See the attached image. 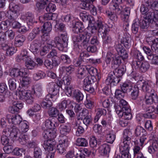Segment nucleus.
I'll return each mask as SVG.
<instances>
[{
  "mask_svg": "<svg viewBox=\"0 0 158 158\" xmlns=\"http://www.w3.org/2000/svg\"><path fill=\"white\" fill-rule=\"evenodd\" d=\"M96 25L98 28V32L102 36L103 34H107L109 29L104 26L102 22H100L97 23L95 21L94 17L89 16V31L92 34H94L97 32Z\"/></svg>",
  "mask_w": 158,
  "mask_h": 158,
  "instance_id": "f257e3e1",
  "label": "nucleus"
},
{
  "mask_svg": "<svg viewBox=\"0 0 158 158\" xmlns=\"http://www.w3.org/2000/svg\"><path fill=\"white\" fill-rule=\"evenodd\" d=\"M123 135V141L119 144V150L121 153L129 152V146L131 143V132L128 129H125L124 131Z\"/></svg>",
  "mask_w": 158,
  "mask_h": 158,
  "instance_id": "f03ea898",
  "label": "nucleus"
},
{
  "mask_svg": "<svg viewBox=\"0 0 158 158\" xmlns=\"http://www.w3.org/2000/svg\"><path fill=\"white\" fill-rule=\"evenodd\" d=\"M123 59L122 56H114L113 53L108 52L105 58V61L107 64H110L111 59V67L113 69L117 68L121 63V59Z\"/></svg>",
  "mask_w": 158,
  "mask_h": 158,
  "instance_id": "7ed1b4c3",
  "label": "nucleus"
},
{
  "mask_svg": "<svg viewBox=\"0 0 158 158\" xmlns=\"http://www.w3.org/2000/svg\"><path fill=\"white\" fill-rule=\"evenodd\" d=\"M26 88H21L19 91L20 100H24L28 104H32L34 102L33 95L30 91L26 89Z\"/></svg>",
  "mask_w": 158,
  "mask_h": 158,
  "instance_id": "20e7f679",
  "label": "nucleus"
},
{
  "mask_svg": "<svg viewBox=\"0 0 158 158\" xmlns=\"http://www.w3.org/2000/svg\"><path fill=\"white\" fill-rule=\"evenodd\" d=\"M145 102L148 105H151L153 103L158 102V97L154 90H152L150 93L147 94L145 97Z\"/></svg>",
  "mask_w": 158,
  "mask_h": 158,
  "instance_id": "39448f33",
  "label": "nucleus"
},
{
  "mask_svg": "<svg viewBox=\"0 0 158 158\" xmlns=\"http://www.w3.org/2000/svg\"><path fill=\"white\" fill-rule=\"evenodd\" d=\"M152 82L149 81H140L137 82V86L140 88L144 92H147V94L150 93L152 90H154L152 88Z\"/></svg>",
  "mask_w": 158,
  "mask_h": 158,
  "instance_id": "423d86ee",
  "label": "nucleus"
},
{
  "mask_svg": "<svg viewBox=\"0 0 158 158\" xmlns=\"http://www.w3.org/2000/svg\"><path fill=\"white\" fill-rule=\"evenodd\" d=\"M64 137L65 139H63L59 141L60 143L56 147V151L60 154L65 153L66 149L68 145V139L65 136Z\"/></svg>",
  "mask_w": 158,
  "mask_h": 158,
  "instance_id": "0eeeda50",
  "label": "nucleus"
},
{
  "mask_svg": "<svg viewBox=\"0 0 158 158\" xmlns=\"http://www.w3.org/2000/svg\"><path fill=\"white\" fill-rule=\"evenodd\" d=\"M146 113L143 114L144 117L146 118H154L155 117V114H158V106L155 107L150 106L146 108Z\"/></svg>",
  "mask_w": 158,
  "mask_h": 158,
  "instance_id": "6e6552de",
  "label": "nucleus"
},
{
  "mask_svg": "<svg viewBox=\"0 0 158 158\" xmlns=\"http://www.w3.org/2000/svg\"><path fill=\"white\" fill-rule=\"evenodd\" d=\"M145 18L150 19L151 20L153 21L152 24L155 25L156 27H158V10H155L151 11H149L145 15Z\"/></svg>",
  "mask_w": 158,
  "mask_h": 158,
  "instance_id": "1a4fd4ad",
  "label": "nucleus"
},
{
  "mask_svg": "<svg viewBox=\"0 0 158 158\" xmlns=\"http://www.w3.org/2000/svg\"><path fill=\"white\" fill-rule=\"evenodd\" d=\"M6 118L9 123H12L15 125H19L22 122V119L19 114L11 115L10 114H8L6 115Z\"/></svg>",
  "mask_w": 158,
  "mask_h": 158,
  "instance_id": "9d476101",
  "label": "nucleus"
},
{
  "mask_svg": "<svg viewBox=\"0 0 158 158\" xmlns=\"http://www.w3.org/2000/svg\"><path fill=\"white\" fill-rule=\"evenodd\" d=\"M42 45V41L39 39L34 40L31 43L30 49L34 54H37Z\"/></svg>",
  "mask_w": 158,
  "mask_h": 158,
  "instance_id": "9b49d317",
  "label": "nucleus"
},
{
  "mask_svg": "<svg viewBox=\"0 0 158 158\" xmlns=\"http://www.w3.org/2000/svg\"><path fill=\"white\" fill-rule=\"evenodd\" d=\"M89 73V69L88 66L86 65H82L79 66L76 71V75L77 78L82 79L85 75L86 72Z\"/></svg>",
  "mask_w": 158,
  "mask_h": 158,
  "instance_id": "f8f14e48",
  "label": "nucleus"
},
{
  "mask_svg": "<svg viewBox=\"0 0 158 158\" xmlns=\"http://www.w3.org/2000/svg\"><path fill=\"white\" fill-rule=\"evenodd\" d=\"M115 48L118 54L123 58L126 59L128 57V54L124 47L121 43H118L115 44Z\"/></svg>",
  "mask_w": 158,
  "mask_h": 158,
  "instance_id": "ddd939ff",
  "label": "nucleus"
},
{
  "mask_svg": "<svg viewBox=\"0 0 158 158\" xmlns=\"http://www.w3.org/2000/svg\"><path fill=\"white\" fill-rule=\"evenodd\" d=\"M124 1V0H113V3L110 6L111 8L115 11L117 14H119L122 11V7L120 5Z\"/></svg>",
  "mask_w": 158,
  "mask_h": 158,
  "instance_id": "4468645a",
  "label": "nucleus"
},
{
  "mask_svg": "<svg viewBox=\"0 0 158 158\" xmlns=\"http://www.w3.org/2000/svg\"><path fill=\"white\" fill-rule=\"evenodd\" d=\"M61 39L59 36L56 37L54 40L50 42L46 45L49 49H51L53 47H56L59 50L63 51L61 48V45L60 44Z\"/></svg>",
  "mask_w": 158,
  "mask_h": 158,
  "instance_id": "2eb2a0df",
  "label": "nucleus"
},
{
  "mask_svg": "<svg viewBox=\"0 0 158 158\" xmlns=\"http://www.w3.org/2000/svg\"><path fill=\"white\" fill-rule=\"evenodd\" d=\"M42 145L45 150L48 151H52L56 142L54 139H46L44 141Z\"/></svg>",
  "mask_w": 158,
  "mask_h": 158,
  "instance_id": "dca6fc26",
  "label": "nucleus"
},
{
  "mask_svg": "<svg viewBox=\"0 0 158 158\" xmlns=\"http://www.w3.org/2000/svg\"><path fill=\"white\" fill-rule=\"evenodd\" d=\"M131 40L130 34L125 33L124 34L122 38L121 39V43L124 45L126 48H128L131 46Z\"/></svg>",
  "mask_w": 158,
  "mask_h": 158,
  "instance_id": "f3484780",
  "label": "nucleus"
},
{
  "mask_svg": "<svg viewBox=\"0 0 158 158\" xmlns=\"http://www.w3.org/2000/svg\"><path fill=\"white\" fill-rule=\"evenodd\" d=\"M10 74L11 76L17 77H23L26 74V72L25 70L17 68H14L10 71Z\"/></svg>",
  "mask_w": 158,
  "mask_h": 158,
  "instance_id": "a211bd4d",
  "label": "nucleus"
},
{
  "mask_svg": "<svg viewBox=\"0 0 158 158\" xmlns=\"http://www.w3.org/2000/svg\"><path fill=\"white\" fill-rule=\"evenodd\" d=\"M89 27V23L88 24V27L87 28L84 30V33L85 35L84 36L82 42V45L85 49H86L88 51V49L89 45V33H88L89 30L88 27Z\"/></svg>",
  "mask_w": 158,
  "mask_h": 158,
  "instance_id": "6ab92c4d",
  "label": "nucleus"
},
{
  "mask_svg": "<svg viewBox=\"0 0 158 158\" xmlns=\"http://www.w3.org/2000/svg\"><path fill=\"white\" fill-rule=\"evenodd\" d=\"M158 150V138L154 139L152 140V143L148 148V152L151 154H153Z\"/></svg>",
  "mask_w": 158,
  "mask_h": 158,
  "instance_id": "aec40b11",
  "label": "nucleus"
},
{
  "mask_svg": "<svg viewBox=\"0 0 158 158\" xmlns=\"http://www.w3.org/2000/svg\"><path fill=\"white\" fill-rule=\"evenodd\" d=\"M0 46L3 50H6L8 47L6 42V34L3 32H0Z\"/></svg>",
  "mask_w": 158,
  "mask_h": 158,
  "instance_id": "412c9836",
  "label": "nucleus"
},
{
  "mask_svg": "<svg viewBox=\"0 0 158 158\" xmlns=\"http://www.w3.org/2000/svg\"><path fill=\"white\" fill-rule=\"evenodd\" d=\"M60 39H61L60 44L61 45V48L63 50L64 48L67 47L68 45V38L67 33L66 32H63L62 33L60 34Z\"/></svg>",
  "mask_w": 158,
  "mask_h": 158,
  "instance_id": "4be33fe9",
  "label": "nucleus"
},
{
  "mask_svg": "<svg viewBox=\"0 0 158 158\" xmlns=\"http://www.w3.org/2000/svg\"><path fill=\"white\" fill-rule=\"evenodd\" d=\"M15 43L16 46L20 47L23 45L26 40V37L23 35L19 34L15 37Z\"/></svg>",
  "mask_w": 158,
  "mask_h": 158,
  "instance_id": "5701e85b",
  "label": "nucleus"
},
{
  "mask_svg": "<svg viewBox=\"0 0 158 158\" xmlns=\"http://www.w3.org/2000/svg\"><path fill=\"white\" fill-rule=\"evenodd\" d=\"M42 32L44 34L42 36V38L45 36H47V34L49 33L52 30V26L50 22H47L45 23L43 26Z\"/></svg>",
  "mask_w": 158,
  "mask_h": 158,
  "instance_id": "b1692460",
  "label": "nucleus"
},
{
  "mask_svg": "<svg viewBox=\"0 0 158 158\" xmlns=\"http://www.w3.org/2000/svg\"><path fill=\"white\" fill-rule=\"evenodd\" d=\"M110 148L107 144H104L101 145L99 149L100 153L102 156L108 155L110 152Z\"/></svg>",
  "mask_w": 158,
  "mask_h": 158,
  "instance_id": "393cba45",
  "label": "nucleus"
},
{
  "mask_svg": "<svg viewBox=\"0 0 158 158\" xmlns=\"http://www.w3.org/2000/svg\"><path fill=\"white\" fill-rule=\"evenodd\" d=\"M83 26L81 22H76L73 26L72 30L75 33H78L83 31Z\"/></svg>",
  "mask_w": 158,
  "mask_h": 158,
  "instance_id": "a878e982",
  "label": "nucleus"
},
{
  "mask_svg": "<svg viewBox=\"0 0 158 158\" xmlns=\"http://www.w3.org/2000/svg\"><path fill=\"white\" fill-rule=\"evenodd\" d=\"M133 87L129 82H124L120 85L121 89L126 93L130 92Z\"/></svg>",
  "mask_w": 158,
  "mask_h": 158,
  "instance_id": "bb28decb",
  "label": "nucleus"
},
{
  "mask_svg": "<svg viewBox=\"0 0 158 158\" xmlns=\"http://www.w3.org/2000/svg\"><path fill=\"white\" fill-rule=\"evenodd\" d=\"M145 15L143 16L144 19L140 20V23H139L141 28L142 29H147L149 26L150 22L151 21L149 19L145 18Z\"/></svg>",
  "mask_w": 158,
  "mask_h": 158,
  "instance_id": "cd10ccee",
  "label": "nucleus"
},
{
  "mask_svg": "<svg viewBox=\"0 0 158 158\" xmlns=\"http://www.w3.org/2000/svg\"><path fill=\"white\" fill-rule=\"evenodd\" d=\"M27 23L29 25H31L34 22V15L31 12H27L25 16Z\"/></svg>",
  "mask_w": 158,
  "mask_h": 158,
  "instance_id": "c85d7f7f",
  "label": "nucleus"
},
{
  "mask_svg": "<svg viewBox=\"0 0 158 158\" xmlns=\"http://www.w3.org/2000/svg\"><path fill=\"white\" fill-rule=\"evenodd\" d=\"M115 70L113 71L114 73L116 76L121 77L126 71V67L123 65L118 69H114Z\"/></svg>",
  "mask_w": 158,
  "mask_h": 158,
  "instance_id": "c756f323",
  "label": "nucleus"
},
{
  "mask_svg": "<svg viewBox=\"0 0 158 158\" xmlns=\"http://www.w3.org/2000/svg\"><path fill=\"white\" fill-rule=\"evenodd\" d=\"M54 15L56 16V14L52 13L49 12L45 13L43 16L40 17L39 20L40 21H41L43 19L44 20H55L56 18Z\"/></svg>",
  "mask_w": 158,
  "mask_h": 158,
  "instance_id": "7c9ffc66",
  "label": "nucleus"
},
{
  "mask_svg": "<svg viewBox=\"0 0 158 158\" xmlns=\"http://www.w3.org/2000/svg\"><path fill=\"white\" fill-rule=\"evenodd\" d=\"M23 77L22 82L21 84L22 88H26L27 89L28 87V85L30 82V78L28 76L27 73L26 72V75L24 76L21 77Z\"/></svg>",
  "mask_w": 158,
  "mask_h": 158,
  "instance_id": "2f4dec72",
  "label": "nucleus"
},
{
  "mask_svg": "<svg viewBox=\"0 0 158 158\" xmlns=\"http://www.w3.org/2000/svg\"><path fill=\"white\" fill-rule=\"evenodd\" d=\"M89 78H90L92 82H95L96 81V76L97 75V70L94 67L89 68Z\"/></svg>",
  "mask_w": 158,
  "mask_h": 158,
  "instance_id": "473e14b6",
  "label": "nucleus"
},
{
  "mask_svg": "<svg viewBox=\"0 0 158 158\" xmlns=\"http://www.w3.org/2000/svg\"><path fill=\"white\" fill-rule=\"evenodd\" d=\"M89 111L88 110L83 109L81 113V115L84 117L83 123L87 127L89 125V116H88Z\"/></svg>",
  "mask_w": 158,
  "mask_h": 158,
  "instance_id": "72a5a7b5",
  "label": "nucleus"
},
{
  "mask_svg": "<svg viewBox=\"0 0 158 158\" xmlns=\"http://www.w3.org/2000/svg\"><path fill=\"white\" fill-rule=\"evenodd\" d=\"M33 153L34 158H42L43 157L42 149L39 147L34 148Z\"/></svg>",
  "mask_w": 158,
  "mask_h": 158,
  "instance_id": "f704fd0d",
  "label": "nucleus"
},
{
  "mask_svg": "<svg viewBox=\"0 0 158 158\" xmlns=\"http://www.w3.org/2000/svg\"><path fill=\"white\" fill-rule=\"evenodd\" d=\"M73 96L74 97L78 102L82 100L83 98V95L82 93L78 90H74L73 94Z\"/></svg>",
  "mask_w": 158,
  "mask_h": 158,
  "instance_id": "c9c22d12",
  "label": "nucleus"
},
{
  "mask_svg": "<svg viewBox=\"0 0 158 158\" xmlns=\"http://www.w3.org/2000/svg\"><path fill=\"white\" fill-rule=\"evenodd\" d=\"M49 0H39L36 4V6L39 10L44 9L46 5L49 3Z\"/></svg>",
  "mask_w": 158,
  "mask_h": 158,
  "instance_id": "e433bc0d",
  "label": "nucleus"
},
{
  "mask_svg": "<svg viewBox=\"0 0 158 158\" xmlns=\"http://www.w3.org/2000/svg\"><path fill=\"white\" fill-rule=\"evenodd\" d=\"M18 84V81L14 78L10 79L8 81L9 88L11 90H15L16 89L17 85Z\"/></svg>",
  "mask_w": 158,
  "mask_h": 158,
  "instance_id": "4c0bfd02",
  "label": "nucleus"
},
{
  "mask_svg": "<svg viewBox=\"0 0 158 158\" xmlns=\"http://www.w3.org/2000/svg\"><path fill=\"white\" fill-rule=\"evenodd\" d=\"M138 88L137 86L134 85L131 89V96L132 99L135 100L137 98L139 92Z\"/></svg>",
  "mask_w": 158,
  "mask_h": 158,
  "instance_id": "58836bf2",
  "label": "nucleus"
},
{
  "mask_svg": "<svg viewBox=\"0 0 158 158\" xmlns=\"http://www.w3.org/2000/svg\"><path fill=\"white\" fill-rule=\"evenodd\" d=\"M150 67V64L148 62L146 61L142 62L140 65L139 71L142 73H144L147 71Z\"/></svg>",
  "mask_w": 158,
  "mask_h": 158,
  "instance_id": "ea45409f",
  "label": "nucleus"
},
{
  "mask_svg": "<svg viewBox=\"0 0 158 158\" xmlns=\"http://www.w3.org/2000/svg\"><path fill=\"white\" fill-rule=\"evenodd\" d=\"M8 102L10 105H13L15 106L18 112L19 111V110L21 109L23 107V104L22 103L18 102L15 100L9 99Z\"/></svg>",
  "mask_w": 158,
  "mask_h": 158,
  "instance_id": "a19ab883",
  "label": "nucleus"
},
{
  "mask_svg": "<svg viewBox=\"0 0 158 158\" xmlns=\"http://www.w3.org/2000/svg\"><path fill=\"white\" fill-rule=\"evenodd\" d=\"M104 14H106L111 20L116 21L117 20L118 16L116 14H114L106 10L103 11Z\"/></svg>",
  "mask_w": 158,
  "mask_h": 158,
  "instance_id": "79ce46f5",
  "label": "nucleus"
},
{
  "mask_svg": "<svg viewBox=\"0 0 158 158\" xmlns=\"http://www.w3.org/2000/svg\"><path fill=\"white\" fill-rule=\"evenodd\" d=\"M135 133L137 136L142 135H147V133L145 130L142 127L138 126L135 130Z\"/></svg>",
  "mask_w": 158,
  "mask_h": 158,
  "instance_id": "37998d69",
  "label": "nucleus"
},
{
  "mask_svg": "<svg viewBox=\"0 0 158 158\" xmlns=\"http://www.w3.org/2000/svg\"><path fill=\"white\" fill-rule=\"evenodd\" d=\"M114 107L116 113L118 114L119 117L122 116L123 113V112L125 110H124V108L120 105L116 104H114Z\"/></svg>",
  "mask_w": 158,
  "mask_h": 158,
  "instance_id": "c03bdc74",
  "label": "nucleus"
},
{
  "mask_svg": "<svg viewBox=\"0 0 158 158\" xmlns=\"http://www.w3.org/2000/svg\"><path fill=\"white\" fill-rule=\"evenodd\" d=\"M71 127L69 124L64 126L60 128V132L61 134L65 135L70 131Z\"/></svg>",
  "mask_w": 158,
  "mask_h": 158,
  "instance_id": "a18cd8bd",
  "label": "nucleus"
},
{
  "mask_svg": "<svg viewBox=\"0 0 158 158\" xmlns=\"http://www.w3.org/2000/svg\"><path fill=\"white\" fill-rule=\"evenodd\" d=\"M72 101L69 99H65L62 102L59 104L58 107L61 110L65 109L68 105L70 104Z\"/></svg>",
  "mask_w": 158,
  "mask_h": 158,
  "instance_id": "49530a36",
  "label": "nucleus"
},
{
  "mask_svg": "<svg viewBox=\"0 0 158 158\" xmlns=\"http://www.w3.org/2000/svg\"><path fill=\"white\" fill-rule=\"evenodd\" d=\"M106 111L104 109H98L96 115L94 118V121L96 122L98 120L99 118L102 115H106Z\"/></svg>",
  "mask_w": 158,
  "mask_h": 158,
  "instance_id": "de8ad7c7",
  "label": "nucleus"
},
{
  "mask_svg": "<svg viewBox=\"0 0 158 158\" xmlns=\"http://www.w3.org/2000/svg\"><path fill=\"white\" fill-rule=\"evenodd\" d=\"M131 110L130 109L125 110L123 112V113L122 116H120V117L123 118L127 120H129L132 117L131 114Z\"/></svg>",
  "mask_w": 158,
  "mask_h": 158,
  "instance_id": "09e8293b",
  "label": "nucleus"
},
{
  "mask_svg": "<svg viewBox=\"0 0 158 158\" xmlns=\"http://www.w3.org/2000/svg\"><path fill=\"white\" fill-rule=\"evenodd\" d=\"M63 82L64 83V85L63 88H64L65 86H68L70 85L71 81L72 80V78L71 76L68 75L65 76L63 78Z\"/></svg>",
  "mask_w": 158,
  "mask_h": 158,
  "instance_id": "8fccbe9b",
  "label": "nucleus"
},
{
  "mask_svg": "<svg viewBox=\"0 0 158 158\" xmlns=\"http://www.w3.org/2000/svg\"><path fill=\"white\" fill-rule=\"evenodd\" d=\"M116 76L114 72H110L107 78L106 81V83L107 85H109L112 84L113 81L114 77Z\"/></svg>",
  "mask_w": 158,
  "mask_h": 158,
  "instance_id": "3c124183",
  "label": "nucleus"
},
{
  "mask_svg": "<svg viewBox=\"0 0 158 158\" xmlns=\"http://www.w3.org/2000/svg\"><path fill=\"white\" fill-rule=\"evenodd\" d=\"M48 114L51 117H56L59 113L58 110L55 108L51 107L49 109Z\"/></svg>",
  "mask_w": 158,
  "mask_h": 158,
  "instance_id": "603ef678",
  "label": "nucleus"
},
{
  "mask_svg": "<svg viewBox=\"0 0 158 158\" xmlns=\"http://www.w3.org/2000/svg\"><path fill=\"white\" fill-rule=\"evenodd\" d=\"M76 144L79 146H86L88 143L86 139L83 138H78L76 141Z\"/></svg>",
  "mask_w": 158,
  "mask_h": 158,
  "instance_id": "864d4df0",
  "label": "nucleus"
},
{
  "mask_svg": "<svg viewBox=\"0 0 158 158\" xmlns=\"http://www.w3.org/2000/svg\"><path fill=\"white\" fill-rule=\"evenodd\" d=\"M44 124L46 127L47 129L51 130L54 128V127L57 126V124H54L49 119L46 120Z\"/></svg>",
  "mask_w": 158,
  "mask_h": 158,
  "instance_id": "5fc2aeb1",
  "label": "nucleus"
},
{
  "mask_svg": "<svg viewBox=\"0 0 158 158\" xmlns=\"http://www.w3.org/2000/svg\"><path fill=\"white\" fill-rule=\"evenodd\" d=\"M125 93L121 89H116L115 92V96L116 98L118 99H122L125 95Z\"/></svg>",
  "mask_w": 158,
  "mask_h": 158,
  "instance_id": "6e6d98bb",
  "label": "nucleus"
},
{
  "mask_svg": "<svg viewBox=\"0 0 158 158\" xmlns=\"http://www.w3.org/2000/svg\"><path fill=\"white\" fill-rule=\"evenodd\" d=\"M53 83H49L48 86L50 87L52 90V93L56 96L59 92V87L57 85H53Z\"/></svg>",
  "mask_w": 158,
  "mask_h": 158,
  "instance_id": "4d7b16f0",
  "label": "nucleus"
},
{
  "mask_svg": "<svg viewBox=\"0 0 158 158\" xmlns=\"http://www.w3.org/2000/svg\"><path fill=\"white\" fill-rule=\"evenodd\" d=\"M9 8L10 11L17 13L20 10V7L18 5L12 2L10 4Z\"/></svg>",
  "mask_w": 158,
  "mask_h": 158,
  "instance_id": "13d9d810",
  "label": "nucleus"
},
{
  "mask_svg": "<svg viewBox=\"0 0 158 158\" xmlns=\"http://www.w3.org/2000/svg\"><path fill=\"white\" fill-rule=\"evenodd\" d=\"M41 105L42 107L49 109L52 106V102L50 101H45V99L42 101Z\"/></svg>",
  "mask_w": 158,
  "mask_h": 158,
  "instance_id": "bf43d9fd",
  "label": "nucleus"
},
{
  "mask_svg": "<svg viewBox=\"0 0 158 158\" xmlns=\"http://www.w3.org/2000/svg\"><path fill=\"white\" fill-rule=\"evenodd\" d=\"M143 49L145 53L148 55V59H151L152 56L154 55L152 51L150 48L146 46L144 47Z\"/></svg>",
  "mask_w": 158,
  "mask_h": 158,
  "instance_id": "052dcab7",
  "label": "nucleus"
},
{
  "mask_svg": "<svg viewBox=\"0 0 158 158\" xmlns=\"http://www.w3.org/2000/svg\"><path fill=\"white\" fill-rule=\"evenodd\" d=\"M46 75L45 73L42 71L40 72L35 73L33 75V78L34 79L37 81L44 77Z\"/></svg>",
  "mask_w": 158,
  "mask_h": 158,
  "instance_id": "680f3d73",
  "label": "nucleus"
},
{
  "mask_svg": "<svg viewBox=\"0 0 158 158\" xmlns=\"http://www.w3.org/2000/svg\"><path fill=\"white\" fill-rule=\"evenodd\" d=\"M7 17L8 19L13 20H15L17 17L18 15L17 13L10 11L7 12Z\"/></svg>",
  "mask_w": 158,
  "mask_h": 158,
  "instance_id": "e2e57ef3",
  "label": "nucleus"
},
{
  "mask_svg": "<svg viewBox=\"0 0 158 158\" xmlns=\"http://www.w3.org/2000/svg\"><path fill=\"white\" fill-rule=\"evenodd\" d=\"M14 153L15 155L21 156L23 154L25 153V150L23 148H15L14 149Z\"/></svg>",
  "mask_w": 158,
  "mask_h": 158,
  "instance_id": "0e129e2a",
  "label": "nucleus"
},
{
  "mask_svg": "<svg viewBox=\"0 0 158 158\" xmlns=\"http://www.w3.org/2000/svg\"><path fill=\"white\" fill-rule=\"evenodd\" d=\"M102 36L104 44H108L111 43V38L110 36L108 35V33L103 34Z\"/></svg>",
  "mask_w": 158,
  "mask_h": 158,
  "instance_id": "69168bd1",
  "label": "nucleus"
},
{
  "mask_svg": "<svg viewBox=\"0 0 158 158\" xmlns=\"http://www.w3.org/2000/svg\"><path fill=\"white\" fill-rule=\"evenodd\" d=\"M5 146L4 147L3 149L6 153L9 154L12 152H14V148L10 144Z\"/></svg>",
  "mask_w": 158,
  "mask_h": 158,
  "instance_id": "338daca9",
  "label": "nucleus"
},
{
  "mask_svg": "<svg viewBox=\"0 0 158 158\" xmlns=\"http://www.w3.org/2000/svg\"><path fill=\"white\" fill-rule=\"evenodd\" d=\"M48 5L47 6L46 10L47 12L52 13L56 9V6L55 4L52 3H48Z\"/></svg>",
  "mask_w": 158,
  "mask_h": 158,
  "instance_id": "774afa93",
  "label": "nucleus"
}]
</instances>
